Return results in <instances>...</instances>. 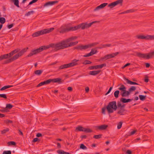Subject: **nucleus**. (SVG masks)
<instances>
[{
	"label": "nucleus",
	"instance_id": "obj_1",
	"mask_svg": "<svg viewBox=\"0 0 154 154\" xmlns=\"http://www.w3.org/2000/svg\"><path fill=\"white\" fill-rule=\"evenodd\" d=\"M78 42V41H76L75 42H71L69 44H65L63 40L58 43L55 44L52 43L46 46L48 47V49L50 47H52L54 48L56 51H57L73 46L77 45Z\"/></svg>",
	"mask_w": 154,
	"mask_h": 154
},
{
	"label": "nucleus",
	"instance_id": "obj_2",
	"mask_svg": "<svg viewBox=\"0 0 154 154\" xmlns=\"http://www.w3.org/2000/svg\"><path fill=\"white\" fill-rule=\"evenodd\" d=\"M28 49V47L23 49L20 51L15 54L13 57L5 61L4 62V63L6 64L10 63L17 59L19 57L22 56L27 51Z\"/></svg>",
	"mask_w": 154,
	"mask_h": 154
},
{
	"label": "nucleus",
	"instance_id": "obj_3",
	"mask_svg": "<svg viewBox=\"0 0 154 154\" xmlns=\"http://www.w3.org/2000/svg\"><path fill=\"white\" fill-rule=\"evenodd\" d=\"M106 109L109 113H112L114 111L117 109L116 103V101H112L109 102L106 107Z\"/></svg>",
	"mask_w": 154,
	"mask_h": 154
},
{
	"label": "nucleus",
	"instance_id": "obj_4",
	"mask_svg": "<svg viewBox=\"0 0 154 154\" xmlns=\"http://www.w3.org/2000/svg\"><path fill=\"white\" fill-rule=\"evenodd\" d=\"M99 22L98 21H94L89 23H83L77 26H74V29H75V30H77L80 28H81L82 29H84L85 28L87 29L90 27L94 23H98Z\"/></svg>",
	"mask_w": 154,
	"mask_h": 154
},
{
	"label": "nucleus",
	"instance_id": "obj_5",
	"mask_svg": "<svg viewBox=\"0 0 154 154\" xmlns=\"http://www.w3.org/2000/svg\"><path fill=\"white\" fill-rule=\"evenodd\" d=\"M54 29V28L46 29L42 30L39 31L35 32L32 35L33 37H37L41 35L49 33Z\"/></svg>",
	"mask_w": 154,
	"mask_h": 154
},
{
	"label": "nucleus",
	"instance_id": "obj_6",
	"mask_svg": "<svg viewBox=\"0 0 154 154\" xmlns=\"http://www.w3.org/2000/svg\"><path fill=\"white\" fill-rule=\"evenodd\" d=\"M47 49H48V47H46V46H42L36 49L32 50L31 52L27 55V57H31Z\"/></svg>",
	"mask_w": 154,
	"mask_h": 154
},
{
	"label": "nucleus",
	"instance_id": "obj_7",
	"mask_svg": "<svg viewBox=\"0 0 154 154\" xmlns=\"http://www.w3.org/2000/svg\"><path fill=\"white\" fill-rule=\"evenodd\" d=\"M118 89L120 91V93L122 97L128 96L131 94V92L129 89L128 91L126 90V88L123 85H121Z\"/></svg>",
	"mask_w": 154,
	"mask_h": 154
},
{
	"label": "nucleus",
	"instance_id": "obj_8",
	"mask_svg": "<svg viewBox=\"0 0 154 154\" xmlns=\"http://www.w3.org/2000/svg\"><path fill=\"white\" fill-rule=\"evenodd\" d=\"M74 27H69L67 25L62 26L58 29V31L61 33H63L69 31H75Z\"/></svg>",
	"mask_w": 154,
	"mask_h": 154
},
{
	"label": "nucleus",
	"instance_id": "obj_9",
	"mask_svg": "<svg viewBox=\"0 0 154 154\" xmlns=\"http://www.w3.org/2000/svg\"><path fill=\"white\" fill-rule=\"evenodd\" d=\"M98 44V42H96L85 45H79L75 48L80 50H85L88 48H91L92 47L96 46Z\"/></svg>",
	"mask_w": 154,
	"mask_h": 154
},
{
	"label": "nucleus",
	"instance_id": "obj_10",
	"mask_svg": "<svg viewBox=\"0 0 154 154\" xmlns=\"http://www.w3.org/2000/svg\"><path fill=\"white\" fill-rule=\"evenodd\" d=\"M119 54L118 52L113 53L110 54H108L106 55L103 57H101L100 61H102L104 60H106L115 57Z\"/></svg>",
	"mask_w": 154,
	"mask_h": 154
},
{
	"label": "nucleus",
	"instance_id": "obj_11",
	"mask_svg": "<svg viewBox=\"0 0 154 154\" xmlns=\"http://www.w3.org/2000/svg\"><path fill=\"white\" fill-rule=\"evenodd\" d=\"M137 55L140 58L143 59H149L150 58L149 54H142L140 53L137 52L136 53Z\"/></svg>",
	"mask_w": 154,
	"mask_h": 154
},
{
	"label": "nucleus",
	"instance_id": "obj_12",
	"mask_svg": "<svg viewBox=\"0 0 154 154\" xmlns=\"http://www.w3.org/2000/svg\"><path fill=\"white\" fill-rule=\"evenodd\" d=\"M123 1V0H117L115 2L110 3L108 5V6L112 8L118 4H121L122 5Z\"/></svg>",
	"mask_w": 154,
	"mask_h": 154
},
{
	"label": "nucleus",
	"instance_id": "obj_13",
	"mask_svg": "<svg viewBox=\"0 0 154 154\" xmlns=\"http://www.w3.org/2000/svg\"><path fill=\"white\" fill-rule=\"evenodd\" d=\"M106 66V64L105 63H103L100 65L91 66L89 67V68L90 69H97L99 68L101 69L104 66Z\"/></svg>",
	"mask_w": 154,
	"mask_h": 154
},
{
	"label": "nucleus",
	"instance_id": "obj_14",
	"mask_svg": "<svg viewBox=\"0 0 154 154\" xmlns=\"http://www.w3.org/2000/svg\"><path fill=\"white\" fill-rule=\"evenodd\" d=\"M77 38L78 37L77 36H72L67 38L66 40H64L63 41L64 42L65 44H67V43L70 42L74 40L77 39Z\"/></svg>",
	"mask_w": 154,
	"mask_h": 154
},
{
	"label": "nucleus",
	"instance_id": "obj_15",
	"mask_svg": "<svg viewBox=\"0 0 154 154\" xmlns=\"http://www.w3.org/2000/svg\"><path fill=\"white\" fill-rule=\"evenodd\" d=\"M79 61V60H76L75 59L73 60L72 62L69 63L70 67H72L74 66L79 65L78 62Z\"/></svg>",
	"mask_w": 154,
	"mask_h": 154
},
{
	"label": "nucleus",
	"instance_id": "obj_16",
	"mask_svg": "<svg viewBox=\"0 0 154 154\" xmlns=\"http://www.w3.org/2000/svg\"><path fill=\"white\" fill-rule=\"evenodd\" d=\"M97 52V51L96 50L94 49H92L90 53L84 55L83 57H90L96 54Z\"/></svg>",
	"mask_w": 154,
	"mask_h": 154
},
{
	"label": "nucleus",
	"instance_id": "obj_17",
	"mask_svg": "<svg viewBox=\"0 0 154 154\" xmlns=\"http://www.w3.org/2000/svg\"><path fill=\"white\" fill-rule=\"evenodd\" d=\"M58 2L57 1L48 2L44 5V7H45L48 6H51L57 3Z\"/></svg>",
	"mask_w": 154,
	"mask_h": 154
},
{
	"label": "nucleus",
	"instance_id": "obj_18",
	"mask_svg": "<svg viewBox=\"0 0 154 154\" xmlns=\"http://www.w3.org/2000/svg\"><path fill=\"white\" fill-rule=\"evenodd\" d=\"M50 83L51 82L54 83H58L59 84L61 83V79L59 78H57L53 79H49Z\"/></svg>",
	"mask_w": 154,
	"mask_h": 154
},
{
	"label": "nucleus",
	"instance_id": "obj_19",
	"mask_svg": "<svg viewBox=\"0 0 154 154\" xmlns=\"http://www.w3.org/2000/svg\"><path fill=\"white\" fill-rule=\"evenodd\" d=\"M108 127V125H103L99 126H96L97 129L100 130H105Z\"/></svg>",
	"mask_w": 154,
	"mask_h": 154
},
{
	"label": "nucleus",
	"instance_id": "obj_20",
	"mask_svg": "<svg viewBox=\"0 0 154 154\" xmlns=\"http://www.w3.org/2000/svg\"><path fill=\"white\" fill-rule=\"evenodd\" d=\"M135 37L138 39L147 40V35L146 36H144L140 35H136Z\"/></svg>",
	"mask_w": 154,
	"mask_h": 154
},
{
	"label": "nucleus",
	"instance_id": "obj_21",
	"mask_svg": "<svg viewBox=\"0 0 154 154\" xmlns=\"http://www.w3.org/2000/svg\"><path fill=\"white\" fill-rule=\"evenodd\" d=\"M118 111L117 112V113L120 115H124L125 113V109L124 108H120L119 109H118Z\"/></svg>",
	"mask_w": 154,
	"mask_h": 154
},
{
	"label": "nucleus",
	"instance_id": "obj_22",
	"mask_svg": "<svg viewBox=\"0 0 154 154\" xmlns=\"http://www.w3.org/2000/svg\"><path fill=\"white\" fill-rule=\"evenodd\" d=\"M50 81L49 79L46 81L41 82L37 85V87H39L48 84L50 83Z\"/></svg>",
	"mask_w": 154,
	"mask_h": 154
},
{
	"label": "nucleus",
	"instance_id": "obj_23",
	"mask_svg": "<svg viewBox=\"0 0 154 154\" xmlns=\"http://www.w3.org/2000/svg\"><path fill=\"white\" fill-rule=\"evenodd\" d=\"M133 99H126L125 98L122 97L120 99V101L123 103H125L130 102Z\"/></svg>",
	"mask_w": 154,
	"mask_h": 154
},
{
	"label": "nucleus",
	"instance_id": "obj_24",
	"mask_svg": "<svg viewBox=\"0 0 154 154\" xmlns=\"http://www.w3.org/2000/svg\"><path fill=\"white\" fill-rule=\"evenodd\" d=\"M70 66L69 64V63L66 64H64L62 65H61L59 67V69H64L67 68H69Z\"/></svg>",
	"mask_w": 154,
	"mask_h": 154
},
{
	"label": "nucleus",
	"instance_id": "obj_25",
	"mask_svg": "<svg viewBox=\"0 0 154 154\" xmlns=\"http://www.w3.org/2000/svg\"><path fill=\"white\" fill-rule=\"evenodd\" d=\"M124 80L127 81V83L130 85H139V84L136 82H132L129 80H128V79L126 78L125 77H124Z\"/></svg>",
	"mask_w": 154,
	"mask_h": 154
},
{
	"label": "nucleus",
	"instance_id": "obj_26",
	"mask_svg": "<svg viewBox=\"0 0 154 154\" xmlns=\"http://www.w3.org/2000/svg\"><path fill=\"white\" fill-rule=\"evenodd\" d=\"M100 72V70H94L89 72V74L91 75H95L98 74Z\"/></svg>",
	"mask_w": 154,
	"mask_h": 154
},
{
	"label": "nucleus",
	"instance_id": "obj_27",
	"mask_svg": "<svg viewBox=\"0 0 154 154\" xmlns=\"http://www.w3.org/2000/svg\"><path fill=\"white\" fill-rule=\"evenodd\" d=\"M19 51V49H16L12 51H11L10 53L8 54L10 57L12 56L14 54L18 52Z\"/></svg>",
	"mask_w": 154,
	"mask_h": 154
},
{
	"label": "nucleus",
	"instance_id": "obj_28",
	"mask_svg": "<svg viewBox=\"0 0 154 154\" xmlns=\"http://www.w3.org/2000/svg\"><path fill=\"white\" fill-rule=\"evenodd\" d=\"M117 108L119 109L120 108H124L125 107V105L124 104L122 105L121 103V101H118L117 102Z\"/></svg>",
	"mask_w": 154,
	"mask_h": 154
},
{
	"label": "nucleus",
	"instance_id": "obj_29",
	"mask_svg": "<svg viewBox=\"0 0 154 154\" xmlns=\"http://www.w3.org/2000/svg\"><path fill=\"white\" fill-rule=\"evenodd\" d=\"M12 2L14 3V5L17 7L19 8V1L18 0H10Z\"/></svg>",
	"mask_w": 154,
	"mask_h": 154
},
{
	"label": "nucleus",
	"instance_id": "obj_30",
	"mask_svg": "<svg viewBox=\"0 0 154 154\" xmlns=\"http://www.w3.org/2000/svg\"><path fill=\"white\" fill-rule=\"evenodd\" d=\"M84 128L81 126H79L76 128V131H84Z\"/></svg>",
	"mask_w": 154,
	"mask_h": 154
},
{
	"label": "nucleus",
	"instance_id": "obj_31",
	"mask_svg": "<svg viewBox=\"0 0 154 154\" xmlns=\"http://www.w3.org/2000/svg\"><path fill=\"white\" fill-rule=\"evenodd\" d=\"M43 72V70H36L34 72V73L38 75H40Z\"/></svg>",
	"mask_w": 154,
	"mask_h": 154
},
{
	"label": "nucleus",
	"instance_id": "obj_32",
	"mask_svg": "<svg viewBox=\"0 0 154 154\" xmlns=\"http://www.w3.org/2000/svg\"><path fill=\"white\" fill-rule=\"evenodd\" d=\"M13 86V85H6L4 86L0 89L1 91H2L7 88L12 87Z\"/></svg>",
	"mask_w": 154,
	"mask_h": 154
},
{
	"label": "nucleus",
	"instance_id": "obj_33",
	"mask_svg": "<svg viewBox=\"0 0 154 154\" xmlns=\"http://www.w3.org/2000/svg\"><path fill=\"white\" fill-rule=\"evenodd\" d=\"M154 40V35H147V40Z\"/></svg>",
	"mask_w": 154,
	"mask_h": 154
},
{
	"label": "nucleus",
	"instance_id": "obj_34",
	"mask_svg": "<svg viewBox=\"0 0 154 154\" xmlns=\"http://www.w3.org/2000/svg\"><path fill=\"white\" fill-rule=\"evenodd\" d=\"M119 90H116L114 93V95L116 98H117L119 97Z\"/></svg>",
	"mask_w": 154,
	"mask_h": 154
},
{
	"label": "nucleus",
	"instance_id": "obj_35",
	"mask_svg": "<svg viewBox=\"0 0 154 154\" xmlns=\"http://www.w3.org/2000/svg\"><path fill=\"white\" fill-rule=\"evenodd\" d=\"M13 106V105L11 104H6L5 109H10L12 108Z\"/></svg>",
	"mask_w": 154,
	"mask_h": 154
},
{
	"label": "nucleus",
	"instance_id": "obj_36",
	"mask_svg": "<svg viewBox=\"0 0 154 154\" xmlns=\"http://www.w3.org/2000/svg\"><path fill=\"white\" fill-rule=\"evenodd\" d=\"M2 55V57H3V59H6L7 58H8L9 57H10V55H9L8 54H4V55Z\"/></svg>",
	"mask_w": 154,
	"mask_h": 154
},
{
	"label": "nucleus",
	"instance_id": "obj_37",
	"mask_svg": "<svg viewBox=\"0 0 154 154\" xmlns=\"http://www.w3.org/2000/svg\"><path fill=\"white\" fill-rule=\"evenodd\" d=\"M6 21L5 19L3 17H1L0 18V23L2 24H3L5 23Z\"/></svg>",
	"mask_w": 154,
	"mask_h": 154
},
{
	"label": "nucleus",
	"instance_id": "obj_38",
	"mask_svg": "<svg viewBox=\"0 0 154 154\" xmlns=\"http://www.w3.org/2000/svg\"><path fill=\"white\" fill-rule=\"evenodd\" d=\"M84 132L87 133H91L92 132V131L89 128H84Z\"/></svg>",
	"mask_w": 154,
	"mask_h": 154
},
{
	"label": "nucleus",
	"instance_id": "obj_39",
	"mask_svg": "<svg viewBox=\"0 0 154 154\" xmlns=\"http://www.w3.org/2000/svg\"><path fill=\"white\" fill-rule=\"evenodd\" d=\"M34 11H29L25 14V16H29L31 14H33L34 13Z\"/></svg>",
	"mask_w": 154,
	"mask_h": 154
},
{
	"label": "nucleus",
	"instance_id": "obj_40",
	"mask_svg": "<svg viewBox=\"0 0 154 154\" xmlns=\"http://www.w3.org/2000/svg\"><path fill=\"white\" fill-rule=\"evenodd\" d=\"M146 96L143 95H139V97L140 100L143 101L145 100Z\"/></svg>",
	"mask_w": 154,
	"mask_h": 154
},
{
	"label": "nucleus",
	"instance_id": "obj_41",
	"mask_svg": "<svg viewBox=\"0 0 154 154\" xmlns=\"http://www.w3.org/2000/svg\"><path fill=\"white\" fill-rule=\"evenodd\" d=\"M102 136V135L101 134H100L97 135H94L93 137L95 139H99L101 138Z\"/></svg>",
	"mask_w": 154,
	"mask_h": 154
},
{
	"label": "nucleus",
	"instance_id": "obj_42",
	"mask_svg": "<svg viewBox=\"0 0 154 154\" xmlns=\"http://www.w3.org/2000/svg\"><path fill=\"white\" fill-rule=\"evenodd\" d=\"M9 130V129L8 128H7L6 129H4L1 131V133L2 134H4L6 133Z\"/></svg>",
	"mask_w": 154,
	"mask_h": 154
},
{
	"label": "nucleus",
	"instance_id": "obj_43",
	"mask_svg": "<svg viewBox=\"0 0 154 154\" xmlns=\"http://www.w3.org/2000/svg\"><path fill=\"white\" fill-rule=\"evenodd\" d=\"M80 148L83 149H87V147L83 144H81Z\"/></svg>",
	"mask_w": 154,
	"mask_h": 154
},
{
	"label": "nucleus",
	"instance_id": "obj_44",
	"mask_svg": "<svg viewBox=\"0 0 154 154\" xmlns=\"http://www.w3.org/2000/svg\"><path fill=\"white\" fill-rule=\"evenodd\" d=\"M136 89V87L134 86H132L131 88H130L129 90H130L131 92L135 91Z\"/></svg>",
	"mask_w": 154,
	"mask_h": 154
},
{
	"label": "nucleus",
	"instance_id": "obj_45",
	"mask_svg": "<svg viewBox=\"0 0 154 154\" xmlns=\"http://www.w3.org/2000/svg\"><path fill=\"white\" fill-rule=\"evenodd\" d=\"M107 4V3H104L101 4L99 5V6H100L101 9H102L105 7Z\"/></svg>",
	"mask_w": 154,
	"mask_h": 154
},
{
	"label": "nucleus",
	"instance_id": "obj_46",
	"mask_svg": "<svg viewBox=\"0 0 154 154\" xmlns=\"http://www.w3.org/2000/svg\"><path fill=\"white\" fill-rule=\"evenodd\" d=\"M91 63L92 62L91 61L85 60L83 63V64H91Z\"/></svg>",
	"mask_w": 154,
	"mask_h": 154
},
{
	"label": "nucleus",
	"instance_id": "obj_47",
	"mask_svg": "<svg viewBox=\"0 0 154 154\" xmlns=\"http://www.w3.org/2000/svg\"><path fill=\"white\" fill-rule=\"evenodd\" d=\"M122 122H119L117 125V128L118 129L121 128L122 126Z\"/></svg>",
	"mask_w": 154,
	"mask_h": 154
},
{
	"label": "nucleus",
	"instance_id": "obj_48",
	"mask_svg": "<svg viewBox=\"0 0 154 154\" xmlns=\"http://www.w3.org/2000/svg\"><path fill=\"white\" fill-rule=\"evenodd\" d=\"M8 145H15L16 144L14 141H10L8 143Z\"/></svg>",
	"mask_w": 154,
	"mask_h": 154
},
{
	"label": "nucleus",
	"instance_id": "obj_49",
	"mask_svg": "<svg viewBox=\"0 0 154 154\" xmlns=\"http://www.w3.org/2000/svg\"><path fill=\"white\" fill-rule=\"evenodd\" d=\"M2 154H11V151L10 150L5 151Z\"/></svg>",
	"mask_w": 154,
	"mask_h": 154
},
{
	"label": "nucleus",
	"instance_id": "obj_50",
	"mask_svg": "<svg viewBox=\"0 0 154 154\" xmlns=\"http://www.w3.org/2000/svg\"><path fill=\"white\" fill-rule=\"evenodd\" d=\"M133 10H127L126 11H125L123 12H122L121 14H126V13H128L130 12H133V11H132Z\"/></svg>",
	"mask_w": 154,
	"mask_h": 154
},
{
	"label": "nucleus",
	"instance_id": "obj_51",
	"mask_svg": "<svg viewBox=\"0 0 154 154\" xmlns=\"http://www.w3.org/2000/svg\"><path fill=\"white\" fill-rule=\"evenodd\" d=\"M106 107H103L102 109L101 112L102 114H105V111H106Z\"/></svg>",
	"mask_w": 154,
	"mask_h": 154
},
{
	"label": "nucleus",
	"instance_id": "obj_52",
	"mask_svg": "<svg viewBox=\"0 0 154 154\" xmlns=\"http://www.w3.org/2000/svg\"><path fill=\"white\" fill-rule=\"evenodd\" d=\"M0 97L5 99L7 98V96L5 94H0Z\"/></svg>",
	"mask_w": 154,
	"mask_h": 154
},
{
	"label": "nucleus",
	"instance_id": "obj_53",
	"mask_svg": "<svg viewBox=\"0 0 154 154\" xmlns=\"http://www.w3.org/2000/svg\"><path fill=\"white\" fill-rule=\"evenodd\" d=\"M64 152L61 150H59L57 151V152L59 154H64Z\"/></svg>",
	"mask_w": 154,
	"mask_h": 154
},
{
	"label": "nucleus",
	"instance_id": "obj_54",
	"mask_svg": "<svg viewBox=\"0 0 154 154\" xmlns=\"http://www.w3.org/2000/svg\"><path fill=\"white\" fill-rule=\"evenodd\" d=\"M38 0H32V1L31 2H30L29 3L28 5H31L32 4H33V3L36 2H37V1Z\"/></svg>",
	"mask_w": 154,
	"mask_h": 154
},
{
	"label": "nucleus",
	"instance_id": "obj_55",
	"mask_svg": "<svg viewBox=\"0 0 154 154\" xmlns=\"http://www.w3.org/2000/svg\"><path fill=\"white\" fill-rule=\"evenodd\" d=\"M105 48V47L104 45L103 44H101L100 45V47H97V48L100 49H102V48Z\"/></svg>",
	"mask_w": 154,
	"mask_h": 154
},
{
	"label": "nucleus",
	"instance_id": "obj_56",
	"mask_svg": "<svg viewBox=\"0 0 154 154\" xmlns=\"http://www.w3.org/2000/svg\"><path fill=\"white\" fill-rule=\"evenodd\" d=\"M112 88V87H110L109 88V90L108 91H107V92L105 94V95H107L108 94H109L110 92L111 91Z\"/></svg>",
	"mask_w": 154,
	"mask_h": 154
},
{
	"label": "nucleus",
	"instance_id": "obj_57",
	"mask_svg": "<svg viewBox=\"0 0 154 154\" xmlns=\"http://www.w3.org/2000/svg\"><path fill=\"white\" fill-rule=\"evenodd\" d=\"M150 57L151 58L152 56H154V51L152 52L149 53Z\"/></svg>",
	"mask_w": 154,
	"mask_h": 154
},
{
	"label": "nucleus",
	"instance_id": "obj_58",
	"mask_svg": "<svg viewBox=\"0 0 154 154\" xmlns=\"http://www.w3.org/2000/svg\"><path fill=\"white\" fill-rule=\"evenodd\" d=\"M100 9H101V8H100V6H97V7H96L94 9V11H96Z\"/></svg>",
	"mask_w": 154,
	"mask_h": 154
},
{
	"label": "nucleus",
	"instance_id": "obj_59",
	"mask_svg": "<svg viewBox=\"0 0 154 154\" xmlns=\"http://www.w3.org/2000/svg\"><path fill=\"white\" fill-rule=\"evenodd\" d=\"M149 81V79H148V77H146L144 79V81H145V82H148Z\"/></svg>",
	"mask_w": 154,
	"mask_h": 154
},
{
	"label": "nucleus",
	"instance_id": "obj_60",
	"mask_svg": "<svg viewBox=\"0 0 154 154\" xmlns=\"http://www.w3.org/2000/svg\"><path fill=\"white\" fill-rule=\"evenodd\" d=\"M5 122L7 124L9 123H11L13 122L11 120H7Z\"/></svg>",
	"mask_w": 154,
	"mask_h": 154
},
{
	"label": "nucleus",
	"instance_id": "obj_61",
	"mask_svg": "<svg viewBox=\"0 0 154 154\" xmlns=\"http://www.w3.org/2000/svg\"><path fill=\"white\" fill-rule=\"evenodd\" d=\"M42 136V135L40 133H38L37 134L36 136L37 137H41Z\"/></svg>",
	"mask_w": 154,
	"mask_h": 154
},
{
	"label": "nucleus",
	"instance_id": "obj_62",
	"mask_svg": "<svg viewBox=\"0 0 154 154\" xmlns=\"http://www.w3.org/2000/svg\"><path fill=\"white\" fill-rule=\"evenodd\" d=\"M126 153L128 154H131L132 152L130 150H128L127 151Z\"/></svg>",
	"mask_w": 154,
	"mask_h": 154
},
{
	"label": "nucleus",
	"instance_id": "obj_63",
	"mask_svg": "<svg viewBox=\"0 0 154 154\" xmlns=\"http://www.w3.org/2000/svg\"><path fill=\"white\" fill-rule=\"evenodd\" d=\"M13 26V24H11L9 25L8 26V28L10 29Z\"/></svg>",
	"mask_w": 154,
	"mask_h": 154
},
{
	"label": "nucleus",
	"instance_id": "obj_64",
	"mask_svg": "<svg viewBox=\"0 0 154 154\" xmlns=\"http://www.w3.org/2000/svg\"><path fill=\"white\" fill-rule=\"evenodd\" d=\"M136 131V130L133 131H131L130 133V135H132L134 134L135 133Z\"/></svg>",
	"mask_w": 154,
	"mask_h": 154
}]
</instances>
